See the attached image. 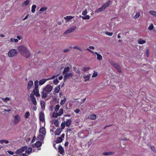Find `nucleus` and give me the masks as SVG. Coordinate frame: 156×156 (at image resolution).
<instances>
[{
    "label": "nucleus",
    "instance_id": "nucleus-1",
    "mask_svg": "<svg viewBox=\"0 0 156 156\" xmlns=\"http://www.w3.org/2000/svg\"><path fill=\"white\" fill-rule=\"evenodd\" d=\"M18 50L21 53V54L26 58L30 57V53L27 48L24 46H21L18 47Z\"/></svg>",
    "mask_w": 156,
    "mask_h": 156
},
{
    "label": "nucleus",
    "instance_id": "nucleus-2",
    "mask_svg": "<svg viewBox=\"0 0 156 156\" xmlns=\"http://www.w3.org/2000/svg\"><path fill=\"white\" fill-rule=\"evenodd\" d=\"M17 51L14 49H12L8 52V55L9 57H12L16 56L17 54Z\"/></svg>",
    "mask_w": 156,
    "mask_h": 156
},
{
    "label": "nucleus",
    "instance_id": "nucleus-3",
    "mask_svg": "<svg viewBox=\"0 0 156 156\" xmlns=\"http://www.w3.org/2000/svg\"><path fill=\"white\" fill-rule=\"evenodd\" d=\"M27 146H24L18 149L16 151L15 153L16 154L19 155L21 153L23 152L25 150L27 149Z\"/></svg>",
    "mask_w": 156,
    "mask_h": 156
},
{
    "label": "nucleus",
    "instance_id": "nucleus-4",
    "mask_svg": "<svg viewBox=\"0 0 156 156\" xmlns=\"http://www.w3.org/2000/svg\"><path fill=\"white\" fill-rule=\"evenodd\" d=\"M21 118L20 116L17 114L14 117L13 123L14 124L16 125L18 124L20 121Z\"/></svg>",
    "mask_w": 156,
    "mask_h": 156
},
{
    "label": "nucleus",
    "instance_id": "nucleus-5",
    "mask_svg": "<svg viewBox=\"0 0 156 156\" xmlns=\"http://www.w3.org/2000/svg\"><path fill=\"white\" fill-rule=\"evenodd\" d=\"M63 80L64 81H66L68 79L71 78L73 76V73H67L64 74Z\"/></svg>",
    "mask_w": 156,
    "mask_h": 156
},
{
    "label": "nucleus",
    "instance_id": "nucleus-6",
    "mask_svg": "<svg viewBox=\"0 0 156 156\" xmlns=\"http://www.w3.org/2000/svg\"><path fill=\"white\" fill-rule=\"evenodd\" d=\"M76 28V26H73L72 27H70L64 33V34H68L73 32Z\"/></svg>",
    "mask_w": 156,
    "mask_h": 156
},
{
    "label": "nucleus",
    "instance_id": "nucleus-7",
    "mask_svg": "<svg viewBox=\"0 0 156 156\" xmlns=\"http://www.w3.org/2000/svg\"><path fill=\"white\" fill-rule=\"evenodd\" d=\"M65 134L64 133L62 134L61 137H59L57 138L55 141V142L56 144H59L62 142L63 140V138L65 137Z\"/></svg>",
    "mask_w": 156,
    "mask_h": 156
},
{
    "label": "nucleus",
    "instance_id": "nucleus-8",
    "mask_svg": "<svg viewBox=\"0 0 156 156\" xmlns=\"http://www.w3.org/2000/svg\"><path fill=\"white\" fill-rule=\"evenodd\" d=\"M30 98L31 101L33 105L35 106L36 105H37V102L34 94H30Z\"/></svg>",
    "mask_w": 156,
    "mask_h": 156
},
{
    "label": "nucleus",
    "instance_id": "nucleus-9",
    "mask_svg": "<svg viewBox=\"0 0 156 156\" xmlns=\"http://www.w3.org/2000/svg\"><path fill=\"white\" fill-rule=\"evenodd\" d=\"M53 88V87L52 86H51L50 85H47L44 88V90H45L46 91L48 92V93H50L51 91L52 90Z\"/></svg>",
    "mask_w": 156,
    "mask_h": 156
},
{
    "label": "nucleus",
    "instance_id": "nucleus-10",
    "mask_svg": "<svg viewBox=\"0 0 156 156\" xmlns=\"http://www.w3.org/2000/svg\"><path fill=\"white\" fill-rule=\"evenodd\" d=\"M32 93L34 95H35L36 97H40V95L39 93V90H38V88H37V89L35 90V88L32 91Z\"/></svg>",
    "mask_w": 156,
    "mask_h": 156
},
{
    "label": "nucleus",
    "instance_id": "nucleus-11",
    "mask_svg": "<svg viewBox=\"0 0 156 156\" xmlns=\"http://www.w3.org/2000/svg\"><path fill=\"white\" fill-rule=\"evenodd\" d=\"M39 119L40 121L43 122L45 121L44 115L43 112H41L39 114Z\"/></svg>",
    "mask_w": 156,
    "mask_h": 156
},
{
    "label": "nucleus",
    "instance_id": "nucleus-12",
    "mask_svg": "<svg viewBox=\"0 0 156 156\" xmlns=\"http://www.w3.org/2000/svg\"><path fill=\"white\" fill-rule=\"evenodd\" d=\"M39 132L41 134H42L43 135H45L46 134V130L45 129L44 127H42L40 128Z\"/></svg>",
    "mask_w": 156,
    "mask_h": 156
},
{
    "label": "nucleus",
    "instance_id": "nucleus-13",
    "mask_svg": "<svg viewBox=\"0 0 156 156\" xmlns=\"http://www.w3.org/2000/svg\"><path fill=\"white\" fill-rule=\"evenodd\" d=\"M42 144L41 142L38 141L36 142L34 144L32 145V147H39L41 146Z\"/></svg>",
    "mask_w": 156,
    "mask_h": 156
},
{
    "label": "nucleus",
    "instance_id": "nucleus-14",
    "mask_svg": "<svg viewBox=\"0 0 156 156\" xmlns=\"http://www.w3.org/2000/svg\"><path fill=\"white\" fill-rule=\"evenodd\" d=\"M33 86V82L32 80H30L28 83L27 89L30 90V88Z\"/></svg>",
    "mask_w": 156,
    "mask_h": 156
},
{
    "label": "nucleus",
    "instance_id": "nucleus-15",
    "mask_svg": "<svg viewBox=\"0 0 156 156\" xmlns=\"http://www.w3.org/2000/svg\"><path fill=\"white\" fill-rule=\"evenodd\" d=\"M58 149V150L60 154L62 155L64 153V149L61 145H59Z\"/></svg>",
    "mask_w": 156,
    "mask_h": 156
},
{
    "label": "nucleus",
    "instance_id": "nucleus-16",
    "mask_svg": "<svg viewBox=\"0 0 156 156\" xmlns=\"http://www.w3.org/2000/svg\"><path fill=\"white\" fill-rule=\"evenodd\" d=\"M48 92L46 91L43 89V90L41 93L42 98H46L47 97L48 94Z\"/></svg>",
    "mask_w": 156,
    "mask_h": 156
},
{
    "label": "nucleus",
    "instance_id": "nucleus-17",
    "mask_svg": "<svg viewBox=\"0 0 156 156\" xmlns=\"http://www.w3.org/2000/svg\"><path fill=\"white\" fill-rule=\"evenodd\" d=\"M111 2V1L110 0H109L108 2H106V3L104 4L102 7L103 9H105L107 7H108Z\"/></svg>",
    "mask_w": 156,
    "mask_h": 156
},
{
    "label": "nucleus",
    "instance_id": "nucleus-18",
    "mask_svg": "<svg viewBox=\"0 0 156 156\" xmlns=\"http://www.w3.org/2000/svg\"><path fill=\"white\" fill-rule=\"evenodd\" d=\"M113 65L115 68L117 69L118 72H121V69L120 68V67L119 64L116 63H114Z\"/></svg>",
    "mask_w": 156,
    "mask_h": 156
},
{
    "label": "nucleus",
    "instance_id": "nucleus-19",
    "mask_svg": "<svg viewBox=\"0 0 156 156\" xmlns=\"http://www.w3.org/2000/svg\"><path fill=\"white\" fill-rule=\"evenodd\" d=\"M49 80V79L45 80V79H42L39 81V85H41L44 83L47 80Z\"/></svg>",
    "mask_w": 156,
    "mask_h": 156
},
{
    "label": "nucleus",
    "instance_id": "nucleus-20",
    "mask_svg": "<svg viewBox=\"0 0 156 156\" xmlns=\"http://www.w3.org/2000/svg\"><path fill=\"white\" fill-rule=\"evenodd\" d=\"M70 67H67L65 68L62 72V74H64L67 73V72L69 70Z\"/></svg>",
    "mask_w": 156,
    "mask_h": 156
},
{
    "label": "nucleus",
    "instance_id": "nucleus-21",
    "mask_svg": "<svg viewBox=\"0 0 156 156\" xmlns=\"http://www.w3.org/2000/svg\"><path fill=\"white\" fill-rule=\"evenodd\" d=\"M71 122V119H67L66 123V126L68 127L70 126Z\"/></svg>",
    "mask_w": 156,
    "mask_h": 156
},
{
    "label": "nucleus",
    "instance_id": "nucleus-22",
    "mask_svg": "<svg viewBox=\"0 0 156 156\" xmlns=\"http://www.w3.org/2000/svg\"><path fill=\"white\" fill-rule=\"evenodd\" d=\"M60 90V86H58L57 87H56L55 89L54 92L55 93H58Z\"/></svg>",
    "mask_w": 156,
    "mask_h": 156
},
{
    "label": "nucleus",
    "instance_id": "nucleus-23",
    "mask_svg": "<svg viewBox=\"0 0 156 156\" xmlns=\"http://www.w3.org/2000/svg\"><path fill=\"white\" fill-rule=\"evenodd\" d=\"M62 130L60 128H58L55 131V135H59L61 133Z\"/></svg>",
    "mask_w": 156,
    "mask_h": 156
},
{
    "label": "nucleus",
    "instance_id": "nucleus-24",
    "mask_svg": "<svg viewBox=\"0 0 156 156\" xmlns=\"http://www.w3.org/2000/svg\"><path fill=\"white\" fill-rule=\"evenodd\" d=\"M30 2V1L29 0H27L25 1H24L22 5V7H24L27 6L28 5Z\"/></svg>",
    "mask_w": 156,
    "mask_h": 156
},
{
    "label": "nucleus",
    "instance_id": "nucleus-25",
    "mask_svg": "<svg viewBox=\"0 0 156 156\" xmlns=\"http://www.w3.org/2000/svg\"><path fill=\"white\" fill-rule=\"evenodd\" d=\"M41 108L42 109H44L45 108V103L43 101H41L40 102Z\"/></svg>",
    "mask_w": 156,
    "mask_h": 156
},
{
    "label": "nucleus",
    "instance_id": "nucleus-26",
    "mask_svg": "<svg viewBox=\"0 0 156 156\" xmlns=\"http://www.w3.org/2000/svg\"><path fill=\"white\" fill-rule=\"evenodd\" d=\"M83 77L85 79L84 81L86 82L89 80L90 78V76L89 75H84Z\"/></svg>",
    "mask_w": 156,
    "mask_h": 156
},
{
    "label": "nucleus",
    "instance_id": "nucleus-27",
    "mask_svg": "<svg viewBox=\"0 0 156 156\" xmlns=\"http://www.w3.org/2000/svg\"><path fill=\"white\" fill-rule=\"evenodd\" d=\"M96 115L95 114H92L90 115V119L92 120H94L96 119Z\"/></svg>",
    "mask_w": 156,
    "mask_h": 156
},
{
    "label": "nucleus",
    "instance_id": "nucleus-28",
    "mask_svg": "<svg viewBox=\"0 0 156 156\" xmlns=\"http://www.w3.org/2000/svg\"><path fill=\"white\" fill-rule=\"evenodd\" d=\"M105 9H103V8L102 7L98 8V9H96L95 10V12H102L103 11H104Z\"/></svg>",
    "mask_w": 156,
    "mask_h": 156
},
{
    "label": "nucleus",
    "instance_id": "nucleus-29",
    "mask_svg": "<svg viewBox=\"0 0 156 156\" xmlns=\"http://www.w3.org/2000/svg\"><path fill=\"white\" fill-rule=\"evenodd\" d=\"M114 154V152H104L103 153V154L105 155H113Z\"/></svg>",
    "mask_w": 156,
    "mask_h": 156
},
{
    "label": "nucleus",
    "instance_id": "nucleus-30",
    "mask_svg": "<svg viewBox=\"0 0 156 156\" xmlns=\"http://www.w3.org/2000/svg\"><path fill=\"white\" fill-rule=\"evenodd\" d=\"M32 148L31 147H29L28 149L26 151L25 153H27L28 154H29L32 152Z\"/></svg>",
    "mask_w": 156,
    "mask_h": 156
},
{
    "label": "nucleus",
    "instance_id": "nucleus-31",
    "mask_svg": "<svg viewBox=\"0 0 156 156\" xmlns=\"http://www.w3.org/2000/svg\"><path fill=\"white\" fill-rule=\"evenodd\" d=\"M34 88L35 90L37 89V88H38V80H36L34 81Z\"/></svg>",
    "mask_w": 156,
    "mask_h": 156
},
{
    "label": "nucleus",
    "instance_id": "nucleus-32",
    "mask_svg": "<svg viewBox=\"0 0 156 156\" xmlns=\"http://www.w3.org/2000/svg\"><path fill=\"white\" fill-rule=\"evenodd\" d=\"M36 8V6L35 5H33L32 6L31 12L33 13H34L35 11V9Z\"/></svg>",
    "mask_w": 156,
    "mask_h": 156
},
{
    "label": "nucleus",
    "instance_id": "nucleus-33",
    "mask_svg": "<svg viewBox=\"0 0 156 156\" xmlns=\"http://www.w3.org/2000/svg\"><path fill=\"white\" fill-rule=\"evenodd\" d=\"M146 43V41L142 40V39H140L138 41V43L140 44H143Z\"/></svg>",
    "mask_w": 156,
    "mask_h": 156
},
{
    "label": "nucleus",
    "instance_id": "nucleus-34",
    "mask_svg": "<svg viewBox=\"0 0 156 156\" xmlns=\"http://www.w3.org/2000/svg\"><path fill=\"white\" fill-rule=\"evenodd\" d=\"M82 17V18L83 20H89L90 18V17L89 15H86L85 16H80Z\"/></svg>",
    "mask_w": 156,
    "mask_h": 156
},
{
    "label": "nucleus",
    "instance_id": "nucleus-35",
    "mask_svg": "<svg viewBox=\"0 0 156 156\" xmlns=\"http://www.w3.org/2000/svg\"><path fill=\"white\" fill-rule=\"evenodd\" d=\"M149 13L150 14L156 17V12L154 11H150Z\"/></svg>",
    "mask_w": 156,
    "mask_h": 156
},
{
    "label": "nucleus",
    "instance_id": "nucleus-36",
    "mask_svg": "<svg viewBox=\"0 0 156 156\" xmlns=\"http://www.w3.org/2000/svg\"><path fill=\"white\" fill-rule=\"evenodd\" d=\"M73 18V17L72 16H67L66 17H64V19L66 20H71Z\"/></svg>",
    "mask_w": 156,
    "mask_h": 156
},
{
    "label": "nucleus",
    "instance_id": "nucleus-37",
    "mask_svg": "<svg viewBox=\"0 0 156 156\" xmlns=\"http://www.w3.org/2000/svg\"><path fill=\"white\" fill-rule=\"evenodd\" d=\"M0 143L1 144L5 143V144H8L9 143V141L8 140H0Z\"/></svg>",
    "mask_w": 156,
    "mask_h": 156
},
{
    "label": "nucleus",
    "instance_id": "nucleus-38",
    "mask_svg": "<svg viewBox=\"0 0 156 156\" xmlns=\"http://www.w3.org/2000/svg\"><path fill=\"white\" fill-rule=\"evenodd\" d=\"M30 113L29 112H26L24 117L26 119L28 118L30 116Z\"/></svg>",
    "mask_w": 156,
    "mask_h": 156
},
{
    "label": "nucleus",
    "instance_id": "nucleus-39",
    "mask_svg": "<svg viewBox=\"0 0 156 156\" xmlns=\"http://www.w3.org/2000/svg\"><path fill=\"white\" fill-rule=\"evenodd\" d=\"M59 115L58 113L54 112L52 115V117L53 118H57Z\"/></svg>",
    "mask_w": 156,
    "mask_h": 156
},
{
    "label": "nucleus",
    "instance_id": "nucleus-40",
    "mask_svg": "<svg viewBox=\"0 0 156 156\" xmlns=\"http://www.w3.org/2000/svg\"><path fill=\"white\" fill-rule=\"evenodd\" d=\"M97 59L98 60H101L102 59V57L101 55L100 54L97 56Z\"/></svg>",
    "mask_w": 156,
    "mask_h": 156
},
{
    "label": "nucleus",
    "instance_id": "nucleus-41",
    "mask_svg": "<svg viewBox=\"0 0 156 156\" xmlns=\"http://www.w3.org/2000/svg\"><path fill=\"white\" fill-rule=\"evenodd\" d=\"M86 50L88 51H89V52L92 53L93 54H94V52L92 51L91 50H90V49H89V48H87L86 49ZM94 53L95 54H96L97 55V56L99 54L97 52H95Z\"/></svg>",
    "mask_w": 156,
    "mask_h": 156
},
{
    "label": "nucleus",
    "instance_id": "nucleus-42",
    "mask_svg": "<svg viewBox=\"0 0 156 156\" xmlns=\"http://www.w3.org/2000/svg\"><path fill=\"white\" fill-rule=\"evenodd\" d=\"M60 106L59 105H56L55 107V110L56 112H57Z\"/></svg>",
    "mask_w": 156,
    "mask_h": 156
},
{
    "label": "nucleus",
    "instance_id": "nucleus-43",
    "mask_svg": "<svg viewBox=\"0 0 156 156\" xmlns=\"http://www.w3.org/2000/svg\"><path fill=\"white\" fill-rule=\"evenodd\" d=\"M66 100V98H64L60 102V105H64L65 102Z\"/></svg>",
    "mask_w": 156,
    "mask_h": 156
},
{
    "label": "nucleus",
    "instance_id": "nucleus-44",
    "mask_svg": "<svg viewBox=\"0 0 156 156\" xmlns=\"http://www.w3.org/2000/svg\"><path fill=\"white\" fill-rule=\"evenodd\" d=\"M47 8L46 7H42L40 9V11L42 12L45 11L47 10Z\"/></svg>",
    "mask_w": 156,
    "mask_h": 156
},
{
    "label": "nucleus",
    "instance_id": "nucleus-45",
    "mask_svg": "<svg viewBox=\"0 0 156 156\" xmlns=\"http://www.w3.org/2000/svg\"><path fill=\"white\" fill-rule=\"evenodd\" d=\"M140 13L139 12H136V14L134 16V17H135V19H137V18H138L139 17V16H140Z\"/></svg>",
    "mask_w": 156,
    "mask_h": 156
},
{
    "label": "nucleus",
    "instance_id": "nucleus-46",
    "mask_svg": "<svg viewBox=\"0 0 156 156\" xmlns=\"http://www.w3.org/2000/svg\"><path fill=\"white\" fill-rule=\"evenodd\" d=\"M54 125L56 127H58V122L57 120H55L54 122Z\"/></svg>",
    "mask_w": 156,
    "mask_h": 156
},
{
    "label": "nucleus",
    "instance_id": "nucleus-47",
    "mask_svg": "<svg viewBox=\"0 0 156 156\" xmlns=\"http://www.w3.org/2000/svg\"><path fill=\"white\" fill-rule=\"evenodd\" d=\"M87 13V9H85L82 12V15L83 16L86 15Z\"/></svg>",
    "mask_w": 156,
    "mask_h": 156
},
{
    "label": "nucleus",
    "instance_id": "nucleus-48",
    "mask_svg": "<svg viewBox=\"0 0 156 156\" xmlns=\"http://www.w3.org/2000/svg\"><path fill=\"white\" fill-rule=\"evenodd\" d=\"M58 80L57 78L53 80V83L54 84H55V85H56L58 83Z\"/></svg>",
    "mask_w": 156,
    "mask_h": 156
},
{
    "label": "nucleus",
    "instance_id": "nucleus-49",
    "mask_svg": "<svg viewBox=\"0 0 156 156\" xmlns=\"http://www.w3.org/2000/svg\"><path fill=\"white\" fill-rule=\"evenodd\" d=\"M58 113V115L59 116H60L61 115H62V114L63 113V109L61 108L60 109Z\"/></svg>",
    "mask_w": 156,
    "mask_h": 156
},
{
    "label": "nucleus",
    "instance_id": "nucleus-50",
    "mask_svg": "<svg viewBox=\"0 0 156 156\" xmlns=\"http://www.w3.org/2000/svg\"><path fill=\"white\" fill-rule=\"evenodd\" d=\"M18 41V40L17 39H14L13 38H11L10 39V41L12 42L14 41L16 42H17Z\"/></svg>",
    "mask_w": 156,
    "mask_h": 156
},
{
    "label": "nucleus",
    "instance_id": "nucleus-51",
    "mask_svg": "<svg viewBox=\"0 0 156 156\" xmlns=\"http://www.w3.org/2000/svg\"><path fill=\"white\" fill-rule=\"evenodd\" d=\"M154 28V26L152 23H151L148 27V29L150 30H151L153 29Z\"/></svg>",
    "mask_w": 156,
    "mask_h": 156
},
{
    "label": "nucleus",
    "instance_id": "nucleus-52",
    "mask_svg": "<svg viewBox=\"0 0 156 156\" xmlns=\"http://www.w3.org/2000/svg\"><path fill=\"white\" fill-rule=\"evenodd\" d=\"M43 136L41 134H39V136L38 137V138H39V140H42L43 139Z\"/></svg>",
    "mask_w": 156,
    "mask_h": 156
},
{
    "label": "nucleus",
    "instance_id": "nucleus-53",
    "mask_svg": "<svg viewBox=\"0 0 156 156\" xmlns=\"http://www.w3.org/2000/svg\"><path fill=\"white\" fill-rule=\"evenodd\" d=\"M149 50L148 49H147L146 50V54L147 57H148L149 55Z\"/></svg>",
    "mask_w": 156,
    "mask_h": 156
},
{
    "label": "nucleus",
    "instance_id": "nucleus-54",
    "mask_svg": "<svg viewBox=\"0 0 156 156\" xmlns=\"http://www.w3.org/2000/svg\"><path fill=\"white\" fill-rule=\"evenodd\" d=\"M105 34L106 35H108L109 36H111L112 35L113 33L112 32H106Z\"/></svg>",
    "mask_w": 156,
    "mask_h": 156
},
{
    "label": "nucleus",
    "instance_id": "nucleus-55",
    "mask_svg": "<svg viewBox=\"0 0 156 156\" xmlns=\"http://www.w3.org/2000/svg\"><path fill=\"white\" fill-rule=\"evenodd\" d=\"M98 73L96 72H94L93 74L92 77H96L98 76Z\"/></svg>",
    "mask_w": 156,
    "mask_h": 156
},
{
    "label": "nucleus",
    "instance_id": "nucleus-56",
    "mask_svg": "<svg viewBox=\"0 0 156 156\" xmlns=\"http://www.w3.org/2000/svg\"><path fill=\"white\" fill-rule=\"evenodd\" d=\"M73 49H76L80 51H82V49L77 46H75L73 47Z\"/></svg>",
    "mask_w": 156,
    "mask_h": 156
},
{
    "label": "nucleus",
    "instance_id": "nucleus-57",
    "mask_svg": "<svg viewBox=\"0 0 156 156\" xmlns=\"http://www.w3.org/2000/svg\"><path fill=\"white\" fill-rule=\"evenodd\" d=\"M90 69V67H84L83 69V70L85 72L87 70H88Z\"/></svg>",
    "mask_w": 156,
    "mask_h": 156
},
{
    "label": "nucleus",
    "instance_id": "nucleus-58",
    "mask_svg": "<svg viewBox=\"0 0 156 156\" xmlns=\"http://www.w3.org/2000/svg\"><path fill=\"white\" fill-rule=\"evenodd\" d=\"M65 123H62L61 124V127L62 129H63L65 126Z\"/></svg>",
    "mask_w": 156,
    "mask_h": 156
},
{
    "label": "nucleus",
    "instance_id": "nucleus-59",
    "mask_svg": "<svg viewBox=\"0 0 156 156\" xmlns=\"http://www.w3.org/2000/svg\"><path fill=\"white\" fill-rule=\"evenodd\" d=\"M151 149L155 153L156 151H155V149L154 147V146H151Z\"/></svg>",
    "mask_w": 156,
    "mask_h": 156
},
{
    "label": "nucleus",
    "instance_id": "nucleus-60",
    "mask_svg": "<svg viewBox=\"0 0 156 156\" xmlns=\"http://www.w3.org/2000/svg\"><path fill=\"white\" fill-rule=\"evenodd\" d=\"M58 76V75H57V76H55V75H53V76L51 78H49V79H48L49 80H50V79H55V77L56 76Z\"/></svg>",
    "mask_w": 156,
    "mask_h": 156
},
{
    "label": "nucleus",
    "instance_id": "nucleus-61",
    "mask_svg": "<svg viewBox=\"0 0 156 156\" xmlns=\"http://www.w3.org/2000/svg\"><path fill=\"white\" fill-rule=\"evenodd\" d=\"M9 99H10L8 97H6L5 99H3V101H6L7 100L9 101Z\"/></svg>",
    "mask_w": 156,
    "mask_h": 156
},
{
    "label": "nucleus",
    "instance_id": "nucleus-62",
    "mask_svg": "<svg viewBox=\"0 0 156 156\" xmlns=\"http://www.w3.org/2000/svg\"><path fill=\"white\" fill-rule=\"evenodd\" d=\"M70 49H69V48H66V49H65L63 50V51L64 52H66L70 51Z\"/></svg>",
    "mask_w": 156,
    "mask_h": 156
},
{
    "label": "nucleus",
    "instance_id": "nucleus-63",
    "mask_svg": "<svg viewBox=\"0 0 156 156\" xmlns=\"http://www.w3.org/2000/svg\"><path fill=\"white\" fill-rule=\"evenodd\" d=\"M8 152L10 155H13L14 154V153L10 151H8Z\"/></svg>",
    "mask_w": 156,
    "mask_h": 156
},
{
    "label": "nucleus",
    "instance_id": "nucleus-64",
    "mask_svg": "<svg viewBox=\"0 0 156 156\" xmlns=\"http://www.w3.org/2000/svg\"><path fill=\"white\" fill-rule=\"evenodd\" d=\"M80 111V110L79 109H77L74 111V112L77 114V113H78Z\"/></svg>",
    "mask_w": 156,
    "mask_h": 156
}]
</instances>
